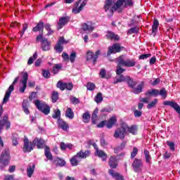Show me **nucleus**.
<instances>
[{
  "instance_id": "6e6d98bb",
  "label": "nucleus",
  "mask_w": 180,
  "mask_h": 180,
  "mask_svg": "<svg viewBox=\"0 0 180 180\" xmlns=\"http://www.w3.org/2000/svg\"><path fill=\"white\" fill-rule=\"evenodd\" d=\"M28 27H29V25H27V23H25L22 25V30L20 32V37H22L23 34H25V32L27 30Z\"/></svg>"
},
{
  "instance_id": "473e14b6",
  "label": "nucleus",
  "mask_w": 180,
  "mask_h": 180,
  "mask_svg": "<svg viewBox=\"0 0 180 180\" xmlns=\"http://www.w3.org/2000/svg\"><path fill=\"white\" fill-rule=\"evenodd\" d=\"M99 112V110L98 108H96L91 115V122L93 124H96V121L98 120V113Z\"/></svg>"
},
{
  "instance_id": "bb28decb",
  "label": "nucleus",
  "mask_w": 180,
  "mask_h": 180,
  "mask_svg": "<svg viewBox=\"0 0 180 180\" xmlns=\"http://www.w3.org/2000/svg\"><path fill=\"white\" fill-rule=\"evenodd\" d=\"M145 95L146 96H158L160 95V90L156 89H150L145 93Z\"/></svg>"
},
{
  "instance_id": "a18cd8bd",
  "label": "nucleus",
  "mask_w": 180,
  "mask_h": 180,
  "mask_svg": "<svg viewBox=\"0 0 180 180\" xmlns=\"http://www.w3.org/2000/svg\"><path fill=\"white\" fill-rule=\"evenodd\" d=\"M95 102H96V103H101V102H102V101H103V97L102 96V93H98L94 99Z\"/></svg>"
},
{
  "instance_id": "ddd939ff",
  "label": "nucleus",
  "mask_w": 180,
  "mask_h": 180,
  "mask_svg": "<svg viewBox=\"0 0 180 180\" xmlns=\"http://www.w3.org/2000/svg\"><path fill=\"white\" fill-rule=\"evenodd\" d=\"M34 148V143L29 141L27 138H25L24 139V145L22 150L25 153H30Z\"/></svg>"
},
{
  "instance_id": "4468645a",
  "label": "nucleus",
  "mask_w": 180,
  "mask_h": 180,
  "mask_svg": "<svg viewBox=\"0 0 180 180\" xmlns=\"http://www.w3.org/2000/svg\"><path fill=\"white\" fill-rule=\"evenodd\" d=\"M56 86L57 88H59L60 91H64V89H68V91H72V88H74L72 83H65L61 81L58 82Z\"/></svg>"
},
{
  "instance_id": "c756f323",
  "label": "nucleus",
  "mask_w": 180,
  "mask_h": 180,
  "mask_svg": "<svg viewBox=\"0 0 180 180\" xmlns=\"http://www.w3.org/2000/svg\"><path fill=\"white\" fill-rule=\"evenodd\" d=\"M43 30H44V22L41 21L32 29V32H41V33H43Z\"/></svg>"
},
{
  "instance_id": "7c9ffc66",
  "label": "nucleus",
  "mask_w": 180,
  "mask_h": 180,
  "mask_svg": "<svg viewBox=\"0 0 180 180\" xmlns=\"http://www.w3.org/2000/svg\"><path fill=\"white\" fill-rule=\"evenodd\" d=\"M143 154L145 155V161L148 165H151V155L150 152L147 150H144Z\"/></svg>"
},
{
  "instance_id": "13d9d810",
  "label": "nucleus",
  "mask_w": 180,
  "mask_h": 180,
  "mask_svg": "<svg viewBox=\"0 0 180 180\" xmlns=\"http://www.w3.org/2000/svg\"><path fill=\"white\" fill-rule=\"evenodd\" d=\"M151 56V54H142L139 56V60H147V58H150Z\"/></svg>"
},
{
  "instance_id": "6e6552de",
  "label": "nucleus",
  "mask_w": 180,
  "mask_h": 180,
  "mask_svg": "<svg viewBox=\"0 0 180 180\" xmlns=\"http://www.w3.org/2000/svg\"><path fill=\"white\" fill-rule=\"evenodd\" d=\"M18 81H19V77H17L14 79L13 84L9 86L7 91L6 92V94L3 99V103H6L7 102H8L9 98H11V94H12V92H13V90L15 89V87L13 86V85H15V84H16V82H18Z\"/></svg>"
},
{
  "instance_id": "09e8293b",
  "label": "nucleus",
  "mask_w": 180,
  "mask_h": 180,
  "mask_svg": "<svg viewBox=\"0 0 180 180\" xmlns=\"http://www.w3.org/2000/svg\"><path fill=\"white\" fill-rule=\"evenodd\" d=\"M58 101V92L57 91H53L52 94V102L53 103H56Z\"/></svg>"
},
{
  "instance_id": "338daca9",
  "label": "nucleus",
  "mask_w": 180,
  "mask_h": 180,
  "mask_svg": "<svg viewBox=\"0 0 180 180\" xmlns=\"http://www.w3.org/2000/svg\"><path fill=\"white\" fill-rule=\"evenodd\" d=\"M134 115L136 117H141L142 112H141V111L135 110L134 112Z\"/></svg>"
},
{
  "instance_id": "4d7b16f0",
  "label": "nucleus",
  "mask_w": 180,
  "mask_h": 180,
  "mask_svg": "<svg viewBox=\"0 0 180 180\" xmlns=\"http://www.w3.org/2000/svg\"><path fill=\"white\" fill-rule=\"evenodd\" d=\"M76 58H77V53L75 52H72L70 54V56L69 58L70 63H74L75 61Z\"/></svg>"
},
{
  "instance_id": "20e7f679",
  "label": "nucleus",
  "mask_w": 180,
  "mask_h": 180,
  "mask_svg": "<svg viewBox=\"0 0 180 180\" xmlns=\"http://www.w3.org/2000/svg\"><path fill=\"white\" fill-rule=\"evenodd\" d=\"M10 162H11V153H9V150H3L0 155V168H1V169L3 168H5V167H7V165H9Z\"/></svg>"
},
{
  "instance_id": "cd10ccee",
  "label": "nucleus",
  "mask_w": 180,
  "mask_h": 180,
  "mask_svg": "<svg viewBox=\"0 0 180 180\" xmlns=\"http://www.w3.org/2000/svg\"><path fill=\"white\" fill-rule=\"evenodd\" d=\"M33 143L34 144V147L37 148H43L44 147V141L41 139L36 138L33 140Z\"/></svg>"
},
{
  "instance_id": "39448f33",
  "label": "nucleus",
  "mask_w": 180,
  "mask_h": 180,
  "mask_svg": "<svg viewBox=\"0 0 180 180\" xmlns=\"http://www.w3.org/2000/svg\"><path fill=\"white\" fill-rule=\"evenodd\" d=\"M35 106L44 113V115H49L50 113V106L46 103L41 101L39 100H36L34 101Z\"/></svg>"
},
{
  "instance_id": "5fc2aeb1",
  "label": "nucleus",
  "mask_w": 180,
  "mask_h": 180,
  "mask_svg": "<svg viewBox=\"0 0 180 180\" xmlns=\"http://www.w3.org/2000/svg\"><path fill=\"white\" fill-rule=\"evenodd\" d=\"M137 154H139V149L134 147L132 152L131 153V159L133 160V158H135Z\"/></svg>"
},
{
  "instance_id": "c85d7f7f",
  "label": "nucleus",
  "mask_w": 180,
  "mask_h": 180,
  "mask_svg": "<svg viewBox=\"0 0 180 180\" xmlns=\"http://www.w3.org/2000/svg\"><path fill=\"white\" fill-rule=\"evenodd\" d=\"M94 29H95V27L94 26H92L91 24L84 23L82 25V30L84 32H88L89 33H92V32H94Z\"/></svg>"
},
{
  "instance_id": "5701e85b",
  "label": "nucleus",
  "mask_w": 180,
  "mask_h": 180,
  "mask_svg": "<svg viewBox=\"0 0 180 180\" xmlns=\"http://www.w3.org/2000/svg\"><path fill=\"white\" fill-rule=\"evenodd\" d=\"M68 20H70L68 17L60 18L59 19L58 22V30H60V29L64 27V26H65V25H67V23H68Z\"/></svg>"
},
{
  "instance_id": "e2e57ef3",
  "label": "nucleus",
  "mask_w": 180,
  "mask_h": 180,
  "mask_svg": "<svg viewBox=\"0 0 180 180\" xmlns=\"http://www.w3.org/2000/svg\"><path fill=\"white\" fill-rule=\"evenodd\" d=\"M62 57L65 61H68V60H70V56H68V54L65 52L63 53Z\"/></svg>"
},
{
  "instance_id": "58836bf2",
  "label": "nucleus",
  "mask_w": 180,
  "mask_h": 180,
  "mask_svg": "<svg viewBox=\"0 0 180 180\" xmlns=\"http://www.w3.org/2000/svg\"><path fill=\"white\" fill-rule=\"evenodd\" d=\"M65 116L69 119H74V112L72 111V109H71V108H68L67 109Z\"/></svg>"
},
{
  "instance_id": "7ed1b4c3",
  "label": "nucleus",
  "mask_w": 180,
  "mask_h": 180,
  "mask_svg": "<svg viewBox=\"0 0 180 180\" xmlns=\"http://www.w3.org/2000/svg\"><path fill=\"white\" fill-rule=\"evenodd\" d=\"M127 83L128 84L129 86H130V88H132L133 92L136 95H138L139 94H141L143 92V88H144V85H145L144 82H141L138 84L137 87H136V85H137V82L133 80V79H131L129 77V79L127 80Z\"/></svg>"
},
{
  "instance_id": "f8f14e48",
  "label": "nucleus",
  "mask_w": 180,
  "mask_h": 180,
  "mask_svg": "<svg viewBox=\"0 0 180 180\" xmlns=\"http://www.w3.org/2000/svg\"><path fill=\"white\" fill-rule=\"evenodd\" d=\"M124 133H126V129L123 127V122H122L121 124V127L115 130L114 133V137L115 139H120V140H123L124 139V137H126V136L124 135Z\"/></svg>"
},
{
  "instance_id": "0e129e2a",
  "label": "nucleus",
  "mask_w": 180,
  "mask_h": 180,
  "mask_svg": "<svg viewBox=\"0 0 180 180\" xmlns=\"http://www.w3.org/2000/svg\"><path fill=\"white\" fill-rule=\"evenodd\" d=\"M105 75H106V70L105 69H101L100 71V76L101 77V78H105Z\"/></svg>"
},
{
  "instance_id": "ea45409f",
  "label": "nucleus",
  "mask_w": 180,
  "mask_h": 180,
  "mask_svg": "<svg viewBox=\"0 0 180 180\" xmlns=\"http://www.w3.org/2000/svg\"><path fill=\"white\" fill-rule=\"evenodd\" d=\"M83 117V122L84 123H89V120L91 119V115H89V112H84L82 115Z\"/></svg>"
},
{
  "instance_id": "393cba45",
  "label": "nucleus",
  "mask_w": 180,
  "mask_h": 180,
  "mask_svg": "<svg viewBox=\"0 0 180 180\" xmlns=\"http://www.w3.org/2000/svg\"><path fill=\"white\" fill-rule=\"evenodd\" d=\"M96 155L101 158L102 161H106L108 160V155L103 150H101L98 148H96Z\"/></svg>"
},
{
  "instance_id": "864d4df0",
  "label": "nucleus",
  "mask_w": 180,
  "mask_h": 180,
  "mask_svg": "<svg viewBox=\"0 0 180 180\" xmlns=\"http://www.w3.org/2000/svg\"><path fill=\"white\" fill-rule=\"evenodd\" d=\"M86 88L89 91H94V89H95V88H96L95 84H94L91 82H89L87 83Z\"/></svg>"
},
{
  "instance_id": "c9c22d12",
  "label": "nucleus",
  "mask_w": 180,
  "mask_h": 180,
  "mask_svg": "<svg viewBox=\"0 0 180 180\" xmlns=\"http://www.w3.org/2000/svg\"><path fill=\"white\" fill-rule=\"evenodd\" d=\"M34 168H35V165H33L32 167V166H29L27 169V175L28 176V178H32V175H33V174L34 173Z\"/></svg>"
},
{
  "instance_id": "de8ad7c7",
  "label": "nucleus",
  "mask_w": 180,
  "mask_h": 180,
  "mask_svg": "<svg viewBox=\"0 0 180 180\" xmlns=\"http://www.w3.org/2000/svg\"><path fill=\"white\" fill-rule=\"evenodd\" d=\"M56 161L58 167H64L66 164L65 160L63 159L57 158Z\"/></svg>"
},
{
  "instance_id": "a211bd4d",
  "label": "nucleus",
  "mask_w": 180,
  "mask_h": 180,
  "mask_svg": "<svg viewBox=\"0 0 180 180\" xmlns=\"http://www.w3.org/2000/svg\"><path fill=\"white\" fill-rule=\"evenodd\" d=\"M122 51V47L118 43L114 44L112 46L108 48V51L107 56H110V54H115V53H120Z\"/></svg>"
},
{
  "instance_id": "6ab92c4d",
  "label": "nucleus",
  "mask_w": 180,
  "mask_h": 180,
  "mask_svg": "<svg viewBox=\"0 0 180 180\" xmlns=\"http://www.w3.org/2000/svg\"><path fill=\"white\" fill-rule=\"evenodd\" d=\"M41 49L43 51H49L51 50V42L47 39H42L41 41Z\"/></svg>"
},
{
  "instance_id": "774afa93",
  "label": "nucleus",
  "mask_w": 180,
  "mask_h": 180,
  "mask_svg": "<svg viewBox=\"0 0 180 180\" xmlns=\"http://www.w3.org/2000/svg\"><path fill=\"white\" fill-rule=\"evenodd\" d=\"M106 126V121H103L97 124V127H104Z\"/></svg>"
},
{
  "instance_id": "3c124183",
  "label": "nucleus",
  "mask_w": 180,
  "mask_h": 180,
  "mask_svg": "<svg viewBox=\"0 0 180 180\" xmlns=\"http://www.w3.org/2000/svg\"><path fill=\"white\" fill-rule=\"evenodd\" d=\"M61 116V111H60V109H57L56 111H55L54 114L52 115V117L53 119H60Z\"/></svg>"
},
{
  "instance_id": "79ce46f5",
  "label": "nucleus",
  "mask_w": 180,
  "mask_h": 180,
  "mask_svg": "<svg viewBox=\"0 0 180 180\" xmlns=\"http://www.w3.org/2000/svg\"><path fill=\"white\" fill-rule=\"evenodd\" d=\"M22 109L26 115H29L30 111H29V108H27V101L24 100L22 102Z\"/></svg>"
},
{
  "instance_id": "dca6fc26",
  "label": "nucleus",
  "mask_w": 180,
  "mask_h": 180,
  "mask_svg": "<svg viewBox=\"0 0 180 180\" xmlns=\"http://www.w3.org/2000/svg\"><path fill=\"white\" fill-rule=\"evenodd\" d=\"M163 105L173 108V109H174L176 113H178V115L180 116V106L178 103H176V102L172 101H165L163 102Z\"/></svg>"
},
{
  "instance_id": "412c9836",
  "label": "nucleus",
  "mask_w": 180,
  "mask_h": 180,
  "mask_svg": "<svg viewBox=\"0 0 180 180\" xmlns=\"http://www.w3.org/2000/svg\"><path fill=\"white\" fill-rule=\"evenodd\" d=\"M123 128L125 129V131H128V133H131V134H137V126L136 125L129 127L126 122H123Z\"/></svg>"
},
{
  "instance_id": "603ef678",
  "label": "nucleus",
  "mask_w": 180,
  "mask_h": 180,
  "mask_svg": "<svg viewBox=\"0 0 180 180\" xmlns=\"http://www.w3.org/2000/svg\"><path fill=\"white\" fill-rule=\"evenodd\" d=\"M139 27H134L128 30V34H133V33H139Z\"/></svg>"
},
{
  "instance_id": "b1692460",
  "label": "nucleus",
  "mask_w": 180,
  "mask_h": 180,
  "mask_svg": "<svg viewBox=\"0 0 180 180\" xmlns=\"http://www.w3.org/2000/svg\"><path fill=\"white\" fill-rule=\"evenodd\" d=\"M116 79L117 80L114 82V84H118V82H127V80L129 79V76L117 75Z\"/></svg>"
},
{
  "instance_id": "37998d69",
  "label": "nucleus",
  "mask_w": 180,
  "mask_h": 180,
  "mask_svg": "<svg viewBox=\"0 0 180 180\" xmlns=\"http://www.w3.org/2000/svg\"><path fill=\"white\" fill-rule=\"evenodd\" d=\"M159 95L162 96V99H166L167 95H168V91H167V90L165 88H163L160 89V91H159Z\"/></svg>"
},
{
  "instance_id": "aec40b11",
  "label": "nucleus",
  "mask_w": 180,
  "mask_h": 180,
  "mask_svg": "<svg viewBox=\"0 0 180 180\" xmlns=\"http://www.w3.org/2000/svg\"><path fill=\"white\" fill-rule=\"evenodd\" d=\"M4 126H6V130L11 127V122L8 121V115H4L0 121V133H2Z\"/></svg>"
},
{
  "instance_id": "9d476101",
  "label": "nucleus",
  "mask_w": 180,
  "mask_h": 180,
  "mask_svg": "<svg viewBox=\"0 0 180 180\" xmlns=\"http://www.w3.org/2000/svg\"><path fill=\"white\" fill-rule=\"evenodd\" d=\"M131 166L134 172H141L143 169V160L135 158Z\"/></svg>"
},
{
  "instance_id": "4c0bfd02",
  "label": "nucleus",
  "mask_w": 180,
  "mask_h": 180,
  "mask_svg": "<svg viewBox=\"0 0 180 180\" xmlns=\"http://www.w3.org/2000/svg\"><path fill=\"white\" fill-rule=\"evenodd\" d=\"M45 156L48 160H53V155H51V152H50V148L48 146L45 147Z\"/></svg>"
},
{
  "instance_id": "f03ea898",
  "label": "nucleus",
  "mask_w": 180,
  "mask_h": 180,
  "mask_svg": "<svg viewBox=\"0 0 180 180\" xmlns=\"http://www.w3.org/2000/svg\"><path fill=\"white\" fill-rule=\"evenodd\" d=\"M89 155H91V151L85 150L84 152V150H80L70 159V164L72 165V167H77L78 163L81 162V160L87 158V157H89Z\"/></svg>"
},
{
  "instance_id": "8fccbe9b",
  "label": "nucleus",
  "mask_w": 180,
  "mask_h": 180,
  "mask_svg": "<svg viewBox=\"0 0 180 180\" xmlns=\"http://www.w3.org/2000/svg\"><path fill=\"white\" fill-rule=\"evenodd\" d=\"M18 139H19V136H18V134H13V139H12L13 146H18V144H19V142H18Z\"/></svg>"
},
{
  "instance_id": "2eb2a0df",
  "label": "nucleus",
  "mask_w": 180,
  "mask_h": 180,
  "mask_svg": "<svg viewBox=\"0 0 180 180\" xmlns=\"http://www.w3.org/2000/svg\"><path fill=\"white\" fill-rule=\"evenodd\" d=\"M68 43H70V41L64 39V37H59L58 43L55 46V50H56L58 53H62L63 49V44H68Z\"/></svg>"
},
{
  "instance_id": "2f4dec72",
  "label": "nucleus",
  "mask_w": 180,
  "mask_h": 180,
  "mask_svg": "<svg viewBox=\"0 0 180 180\" xmlns=\"http://www.w3.org/2000/svg\"><path fill=\"white\" fill-rule=\"evenodd\" d=\"M115 123H116V117H112L108 121H106L105 126L108 129H112Z\"/></svg>"
},
{
  "instance_id": "49530a36",
  "label": "nucleus",
  "mask_w": 180,
  "mask_h": 180,
  "mask_svg": "<svg viewBox=\"0 0 180 180\" xmlns=\"http://www.w3.org/2000/svg\"><path fill=\"white\" fill-rule=\"evenodd\" d=\"M157 103H158V99H154L151 103H150L147 105L148 109H153V108H155Z\"/></svg>"
},
{
  "instance_id": "69168bd1",
  "label": "nucleus",
  "mask_w": 180,
  "mask_h": 180,
  "mask_svg": "<svg viewBox=\"0 0 180 180\" xmlns=\"http://www.w3.org/2000/svg\"><path fill=\"white\" fill-rule=\"evenodd\" d=\"M60 149L64 151L67 150V143L65 144L64 142H61L60 145Z\"/></svg>"
},
{
  "instance_id": "4be33fe9",
  "label": "nucleus",
  "mask_w": 180,
  "mask_h": 180,
  "mask_svg": "<svg viewBox=\"0 0 180 180\" xmlns=\"http://www.w3.org/2000/svg\"><path fill=\"white\" fill-rule=\"evenodd\" d=\"M105 37L106 39H108L110 40H115L116 41L120 40V37H119V35L110 31L107 32Z\"/></svg>"
},
{
  "instance_id": "a878e982",
  "label": "nucleus",
  "mask_w": 180,
  "mask_h": 180,
  "mask_svg": "<svg viewBox=\"0 0 180 180\" xmlns=\"http://www.w3.org/2000/svg\"><path fill=\"white\" fill-rule=\"evenodd\" d=\"M108 172L110 175H111V176L114 178V179L124 180V179L123 178V176L120 175V174H119L118 172H115L113 169L108 170Z\"/></svg>"
},
{
  "instance_id": "423d86ee",
  "label": "nucleus",
  "mask_w": 180,
  "mask_h": 180,
  "mask_svg": "<svg viewBox=\"0 0 180 180\" xmlns=\"http://www.w3.org/2000/svg\"><path fill=\"white\" fill-rule=\"evenodd\" d=\"M86 4H88V0H78L76 1L72 8V13H79L85 8Z\"/></svg>"
},
{
  "instance_id": "f3484780",
  "label": "nucleus",
  "mask_w": 180,
  "mask_h": 180,
  "mask_svg": "<svg viewBox=\"0 0 180 180\" xmlns=\"http://www.w3.org/2000/svg\"><path fill=\"white\" fill-rule=\"evenodd\" d=\"M120 155H117L116 157L110 156L108 160V165L110 168L115 169L117 168V161L120 160Z\"/></svg>"
},
{
  "instance_id": "72a5a7b5",
  "label": "nucleus",
  "mask_w": 180,
  "mask_h": 180,
  "mask_svg": "<svg viewBox=\"0 0 180 180\" xmlns=\"http://www.w3.org/2000/svg\"><path fill=\"white\" fill-rule=\"evenodd\" d=\"M117 69L115 70V72L117 74V75H122V74H123V72H124V71H126V69H124L122 68V65H123L122 64H120L119 61H117Z\"/></svg>"
},
{
  "instance_id": "052dcab7",
  "label": "nucleus",
  "mask_w": 180,
  "mask_h": 180,
  "mask_svg": "<svg viewBox=\"0 0 180 180\" xmlns=\"http://www.w3.org/2000/svg\"><path fill=\"white\" fill-rule=\"evenodd\" d=\"M70 101L74 105H78V103H79V99L77 98L76 97H72Z\"/></svg>"
},
{
  "instance_id": "0eeeda50",
  "label": "nucleus",
  "mask_w": 180,
  "mask_h": 180,
  "mask_svg": "<svg viewBox=\"0 0 180 180\" xmlns=\"http://www.w3.org/2000/svg\"><path fill=\"white\" fill-rule=\"evenodd\" d=\"M117 61L120 62V64H122L123 67H134L136 65V60L134 59H126L124 56H120L117 58Z\"/></svg>"
},
{
  "instance_id": "9b49d317",
  "label": "nucleus",
  "mask_w": 180,
  "mask_h": 180,
  "mask_svg": "<svg viewBox=\"0 0 180 180\" xmlns=\"http://www.w3.org/2000/svg\"><path fill=\"white\" fill-rule=\"evenodd\" d=\"M86 60L87 61H92L93 64H96V60H98V57L101 56V51L98 50L96 51L95 54L94 55V52L88 51L86 53Z\"/></svg>"
},
{
  "instance_id": "c03bdc74",
  "label": "nucleus",
  "mask_w": 180,
  "mask_h": 180,
  "mask_svg": "<svg viewBox=\"0 0 180 180\" xmlns=\"http://www.w3.org/2000/svg\"><path fill=\"white\" fill-rule=\"evenodd\" d=\"M36 58H37V53L35 52L34 55L28 59V61H27L28 65H32V64H33Z\"/></svg>"
},
{
  "instance_id": "e433bc0d",
  "label": "nucleus",
  "mask_w": 180,
  "mask_h": 180,
  "mask_svg": "<svg viewBox=\"0 0 180 180\" xmlns=\"http://www.w3.org/2000/svg\"><path fill=\"white\" fill-rule=\"evenodd\" d=\"M58 124L60 129H63L65 131H67V129H68V124H67L65 122L63 121V120H60L58 121Z\"/></svg>"
},
{
  "instance_id": "bf43d9fd",
  "label": "nucleus",
  "mask_w": 180,
  "mask_h": 180,
  "mask_svg": "<svg viewBox=\"0 0 180 180\" xmlns=\"http://www.w3.org/2000/svg\"><path fill=\"white\" fill-rule=\"evenodd\" d=\"M42 75H43L44 78H50V71L44 70L42 72Z\"/></svg>"
},
{
  "instance_id": "1a4fd4ad",
  "label": "nucleus",
  "mask_w": 180,
  "mask_h": 180,
  "mask_svg": "<svg viewBox=\"0 0 180 180\" xmlns=\"http://www.w3.org/2000/svg\"><path fill=\"white\" fill-rule=\"evenodd\" d=\"M22 79H20L21 84H22V86L20 88V92L21 94H23L25 91L26 90V88H27V79H29V75L27 74V72H21Z\"/></svg>"
},
{
  "instance_id": "a19ab883",
  "label": "nucleus",
  "mask_w": 180,
  "mask_h": 180,
  "mask_svg": "<svg viewBox=\"0 0 180 180\" xmlns=\"http://www.w3.org/2000/svg\"><path fill=\"white\" fill-rule=\"evenodd\" d=\"M62 67L63 66L60 64H55L53 65V69L52 70V72L55 75L58 74V71H60V70H61Z\"/></svg>"
},
{
  "instance_id": "f257e3e1",
  "label": "nucleus",
  "mask_w": 180,
  "mask_h": 180,
  "mask_svg": "<svg viewBox=\"0 0 180 180\" xmlns=\"http://www.w3.org/2000/svg\"><path fill=\"white\" fill-rule=\"evenodd\" d=\"M127 8V6H133V0H118L116 4L113 5L112 4V0L105 1V5L104 9L105 12H110V13H113V11L119 9V8Z\"/></svg>"
},
{
  "instance_id": "f704fd0d",
  "label": "nucleus",
  "mask_w": 180,
  "mask_h": 180,
  "mask_svg": "<svg viewBox=\"0 0 180 180\" xmlns=\"http://www.w3.org/2000/svg\"><path fill=\"white\" fill-rule=\"evenodd\" d=\"M160 25V22H158V20L155 19L153 20V25L152 26V32L155 34L156 32H158V26Z\"/></svg>"
},
{
  "instance_id": "680f3d73",
  "label": "nucleus",
  "mask_w": 180,
  "mask_h": 180,
  "mask_svg": "<svg viewBox=\"0 0 180 180\" xmlns=\"http://www.w3.org/2000/svg\"><path fill=\"white\" fill-rule=\"evenodd\" d=\"M167 146H169L172 151L175 150V144L173 142H167Z\"/></svg>"
}]
</instances>
